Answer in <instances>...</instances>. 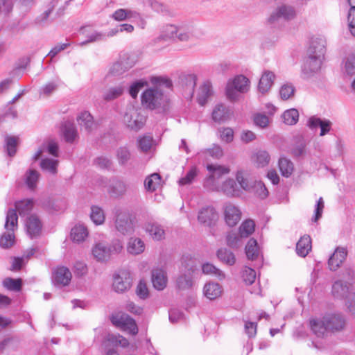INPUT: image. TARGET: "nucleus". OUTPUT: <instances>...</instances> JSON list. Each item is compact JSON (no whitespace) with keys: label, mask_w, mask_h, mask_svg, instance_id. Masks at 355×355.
Returning <instances> with one entry per match:
<instances>
[{"label":"nucleus","mask_w":355,"mask_h":355,"mask_svg":"<svg viewBox=\"0 0 355 355\" xmlns=\"http://www.w3.org/2000/svg\"><path fill=\"white\" fill-rule=\"evenodd\" d=\"M242 277L245 284L251 285L255 281L256 272L252 268L245 266L242 272Z\"/></svg>","instance_id":"58"},{"label":"nucleus","mask_w":355,"mask_h":355,"mask_svg":"<svg viewBox=\"0 0 355 355\" xmlns=\"http://www.w3.org/2000/svg\"><path fill=\"white\" fill-rule=\"evenodd\" d=\"M111 320L115 326L128 331L132 335H136L138 333V328L135 320L128 314L121 313L113 315Z\"/></svg>","instance_id":"11"},{"label":"nucleus","mask_w":355,"mask_h":355,"mask_svg":"<svg viewBox=\"0 0 355 355\" xmlns=\"http://www.w3.org/2000/svg\"><path fill=\"white\" fill-rule=\"evenodd\" d=\"M58 161L53 159L45 158L42 159L40 167L44 171H47L53 174L57 172Z\"/></svg>","instance_id":"57"},{"label":"nucleus","mask_w":355,"mask_h":355,"mask_svg":"<svg viewBox=\"0 0 355 355\" xmlns=\"http://www.w3.org/2000/svg\"><path fill=\"white\" fill-rule=\"evenodd\" d=\"M90 218L96 225L103 224L105 221L103 210L98 206H92L91 207Z\"/></svg>","instance_id":"51"},{"label":"nucleus","mask_w":355,"mask_h":355,"mask_svg":"<svg viewBox=\"0 0 355 355\" xmlns=\"http://www.w3.org/2000/svg\"><path fill=\"white\" fill-rule=\"evenodd\" d=\"M279 168L282 175L288 178L293 172L294 165L293 162L286 157H280L279 159Z\"/></svg>","instance_id":"44"},{"label":"nucleus","mask_w":355,"mask_h":355,"mask_svg":"<svg viewBox=\"0 0 355 355\" xmlns=\"http://www.w3.org/2000/svg\"><path fill=\"white\" fill-rule=\"evenodd\" d=\"M211 84L210 82L206 81L200 87L197 96L198 103L202 106L205 105L207 102L208 98L211 96Z\"/></svg>","instance_id":"32"},{"label":"nucleus","mask_w":355,"mask_h":355,"mask_svg":"<svg viewBox=\"0 0 355 355\" xmlns=\"http://www.w3.org/2000/svg\"><path fill=\"white\" fill-rule=\"evenodd\" d=\"M331 293L335 298H347L350 294L349 286L341 280L336 281L332 285Z\"/></svg>","instance_id":"27"},{"label":"nucleus","mask_w":355,"mask_h":355,"mask_svg":"<svg viewBox=\"0 0 355 355\" xmlns=\"http://www.w3.org/2000/svg\"><path fill=\"white\" fill-rule=\"evenodd\" d=\"M127 184L122 180H113L108 187V193L112 197L119 198L123 196L127 191Z\"/></svg>","instance_id":"26"},{"label":"nucleus","mask_w":355,"mask_h":355,"mask_svg":"<svg viewBox=\"0 0 355 355\" xmlns=\"http://www.w3.org/2000/svg\"><path fill=\"white\" fill-rule=\"evenodd\" d=\"M132 277L127 270H121L114 276L113 288L117 293H123L132 286Z\"/></svg>","instance_id":"13"},{"label":"nucleus","mask_w":355,"mask_h":355,"mask_svg":"<svg viewBox=\"0 0 355 355\" xmlns=\"http://www.w3.org/2000/svg\"><path fill=\"white\" fill-rule=\"evenodd\" d=\"M295 88L291 83L284 84L279 90V95L282 99L288 100L295 94Z\"/></svg>","instance_id":"56"},{"label":"nucleus","mask_w":355,"mask_h":355,"mask_svg":"<svg viewBox=\"0 0 355 355\" xmlns=\"http://www.w3.org/2000/svg\"><path fill=\"white\" fill-rule=\"evenodd\" d=\"M70 270L64 266L58 267L53 272V281L58 286H67L71 279Z\"/></svg>","instance_id":"23"},{"label":"nucleus","mask_w":355,"mask_h":355,"mask_svg":"<svg viewBox=\"0 0 355 355\" xmlns=\"http://www.w3.org/2000/svg\"><path fill=\"white\" fill-rule=\"evenodd\" d=\"M248 79L243 75L236 76L228 85L234 87L240 93H244L248 89Z\"/></svg>","instance_id":"39"},{"label":"nucleus","mask_w":355,"mask_h":355,"mask_svg":"<svg viewBox=\"0 0 355 355\" xmlns=\"http://www.w3.org/2000/svg\"><path fill=\"white\" fill-rule=\"evenodd\" d=\"M147 85H148L147 81H146L144 80H139L135 81L130 87V89H129L130 95L133 98H136L139 90Z\"/></svg>","instance_id":"61"},{"label":"nucleus","mask_w":355,"mask_h":355,"mask_svg":"<svg viewBox=\"0 0 355 355\" xmlns=\"http://www.w3.org/2000/svg\"><path fill=\"white\" fill-rule=\"evenodd\" d=\"M243 236L239 232L231 231L226 236L227 245L234 249H237L243 245Z\"/></svg>","instance_id":"35"},{"label":"nucleus","mask_w":355,"mask_h":355,"mask_svg":"<svg viewBox=\"0 0 355 355\" xmlns=\"http://www.w3.org/2000/svg\"><path fill=\"white\" fill-rule=\"evenodd\" d=\"M60 81L55 80L47 83L40 89V95L45 97L50 96L59 87Z\"/></svg>","instance_id":"53"},{"label":"nucleus","mask_w":355,"mask_h":355,"mask_svg":"<svg viewBox=\"0 0 355 355\" xmlns=\"http://www.w3.org/2000/svg\"><path fill=\"white\" fill-rule=\"evenodd\" d=\"M224 214L226 223L234 227L241 220V211L234 205L228 203L225 207Z\"/></svg>","instance_id":"19"},{"label":"nucleus","mask_w":355,"mask_h":355,"mask_svg":"<svg viewBox=\"0 0 355 355\" xmlns=\"http://www.w3.org/2000/svg\"><path fill=\"white\" fill-rule=\"evenodd\" d=\"M115 227L123 235L131 234L134 226L130 214L127 212L118 213L115 219Z\"/></svg>","instance_id":"14"},{"label":"nucleus","mask_w":355,"mask_h":355,"mask_svg":"<svg viewBox=\"0 0 355 355\" xmlns=\"http://www.w3.org/2000/svg\"><path fill=\"white\" fill-rule=\"evenodd\" d=\"M18 216L16 209H9L7 211L4 227L8 231L3 233L0 239V246L8 248L14 243V232L17 227Z\"/></svg>","instance_id":"6"},{"label":"nucleus","mask_w":355,"mask_h":355,"mask_svg":"<svg viewBox=\"0 0 355 355\" xmlns=\"http://www.w3.org/2000/svg\"><path fill=\"white\" fill-rule=\"evenodd\" d=\"M150 80L154 86L146 89L142 93L141 96V105L150 110H166L168 107V99L164 94L161 87L171 88L172 82L169 79L157 76L151 77Z\"/></svg>","instance_id":"1"},{"label":"nucleus","mask_w":355,"mask_h":355,"mask_svg":"<svg viewBox=\"0 0 355 355\" xmlns=\"http://www.w3.org/2000/svg\"><path fill=\"white\" fill-rule=\"evenodd\" d=\"M254 227L255 223L252 220H245L239 227V232L244 239L248 238L254 232Z\"/></svg>","instance_id":"49"},{"label":"nucleus","mask_w":355,"mask_h":355,"mask_svg":"<svg viewBox=\"0 0 355 355\" xmlns=\"http://www.w3.org/2000/svg\"><path fill=\"white\" fill-rule=\"evenodd\" d=\"M203 292L208 299L215 300L221 295L222 289L219 284L209 282L205 285Z\"/></svg>","instance_id":"33"},{"label":"nucleus","mask_w":355,"mask_h":355,"mask_svg":"<svg viewBox=\"0 0 355 355\" xmlns=\"http://www.w3.org/2000/svg\"><path fill=\"white\" fill-rule=\"evenodd\" d=\"M198 173L199 171L196 166L191 167L187 172L185 175L178 180L179 185L185 186L192 184L195 181L197 176L198 175Z\"/></svg>","instance_id":"43"},{"label":"nucleus","mask_w":355,"mask_h":355,"mask_svg":"<svg viewBox=\"0 0 355 355\" xmlns=\"http://www.w3.org/2000/svg\"><path fill=\"white\" fill-rule=\"evenodd\" d=\"M41 220L35 214L28 216L26 220V230L31 239L39 236L42 232Z\"/></svg>","instance_id":"18"},{"label":"nucleus","mask_w":355,"mask_h":355,"mask_svg":"<svg viewBox=\"0 0 355 355\" xmlns=\"http://www.w3.org/2000/svg\"><path fill=\"white\" fill-rule=\"evenodd\" d=\"M122 121L128 130L138 132L144 127L146 116L143 114L141 109L129 105L124 112Z\"/></svg>","instance_id":"5"},{"label":"nucleus","mask_w":355,"mask_h":355,"mask_svg":"<svg viewBox=\"0 0 355 355\" xmlns=\"http://www.w3.org/2000/svg\"><path fill=\"white\" fill-rule=\"evenodd\" d=\"M152 283L154 288L158 291H162L167 284V276L166 271L162 268H155L151 272Z\"/></svg>","instance_id":"24"},{"label":"nucleus","mask_w":355,"mask_h":355,"mask_svg":"<svg viewBox=\"0 0 355 355\" xmlns=\"http://www.w3.org/2000/svg\"><path fill=\"white\" fill-rule=\"evenodd\" d=\"M346 320L341 314H329L320 320H311L310 326L312 331L318 337L324 338L329 333L340 331L344 329Z\"/></svg>","instance_id":"3"},{"label":"nucleus","mask_w":355,"mask_h":355,"mask_svg":"<svg viewBox=\"0 0 355 355\" xmlns=\"http://www.w3.org/2000/svg\"><path fill=\"white\" fill-rule=\"evenodd\" d=\"M347 256V250L346 248L337 247L328 260L329 268L332 271L338 270L346 259Z\"/></svg>","instance_id":"17"},{"label":"nucleus","mask_w":355,"mask_h":355,"mask_svg":"<svg viewBox=\"0 0 355 355\" xmlns=\"http://www.w3.org/2000/svg\"><path fill=\"white\" fill-rule=\"evenodd\" d=\"M207 169L209 175L205 180L204 186L211 191L217 190L218 183L216 180L220 178L222 175L228 174L230 169L217 164H207Z\"/></svg>","instance_id":"8"},{"label":"nucleus","mask_w":355,"mask_h":355,"mask_svg":"<svg viewBox=\"0 0 355 355\" xmlns=\"http://www.w3.org/2000/svg\"><path fill=\"white\" fill-rule=\"evenodd\" d=\"M3 285L10 291L17 292L21 289L22 280L21 279L7 277L3 280Z\"/></svg>","instance_id":"54"},{"label":"nucleus","mask_w":355,"mask_h":355,"mask_svg":"<svg viewBox=\"0 0 355 355\" xmlns=\"http://www.w3.org/2000/svg\"><path fill=\"white\" fill-rule=\"evenodd\" d=\"M17 138L8 136L6 138V149L9 156L12 157L17 151Z\"/></svg>","instance_id":"60"},{"label":"nucleus","mask_w":355,"mask_h":355,"mask_svg":"<svg viewBox=\"0 0 355 355\" xmlns=\"http://www.w3.org/2000/svg\"><path fill=\"white\" fill-rule=\"evenodd\" d=\"M232 114L228 106L223 103L217 104L212 111V119L216 123H224L230 119Z\"/></svg>","instance_id":"22"},{"label":"nucleus","mask_w":355,"mask_h":355,"mask_svg":"<svg viewBox=\"0 0 355 355\" xmlns=\"http://www.w3.org/2000/svg\"><path fill=\"white\" fill-rule=\"evenodd\" d=\"M122 250V242L119 239H114L110 244L96 243L92 248V254L97 261L104 262L121 253Z\"/></svg>","instance_id":"4"},{"label":"nucleus","mask_w":355,"mask_h":355,"mask_svg":"<svg viewBox=\"0 0 355 355\" xmlns=\"http://www.w3.org/2000/svg\"><path fill=\"white\" fill-rule=\"evenodd\" d=\"M62 132L67 142L72 143L78 137L77 130L71 123H64L62 125Z\"/></svg>","instance_id":"41"},{"label":"nucleus","mask_w":355,"mask_h":355,"mask_svg":"<svg viewBox=\"0 0 355 355\" xmlns=\"http://www.w3.org/2000/svg\"><path fill=\"white\" fill-rule=\"evenodd\" d=\"M306 144L302 137H299L297 141L291 149L292 155L295 157H304L306 154Z\"/></svg>","instance_id":"48"},{"label":"nucleus","mask_w":355,"mask_h":355,"mask_svg":"<svg viewBox=\"0 0 355 355\" xmlns=\"http://www.w3.org/2000/svg\"><path fill=\"white\" fill-rule=\"evenodd\" d=\"M236 178L241 187L244 190L249 191L251 188H252V184L246 178H244L243 173L242 171H238Z\"/></svg>","instance_id":"64"},{"label":"nucleus","mask_w":355,"mask_h":355,"mask_svg":"<svg viewBox=\"0 0 355 355\" xmlns=\"http://www.w3.org/2000/svg\"><path fill=\"white\" fill-rule=\"evenodd\" d=\"M202 270L205 274L214 275L220 279L225 277L224 273L220 270L209 263L202 265Z\"/></svg>","instance_id":"55"},{"label":"nucleus","mask_w":355,"mask_h":355,"mask_svg":"<svg viewBox=\"0 0 355 355\" xmlns=\"http://www.w3.org/2000/svg\"><path fill=\"white\" fill-rule=\"evenodd\" d=\"M40 178V173L34 170L29 169L25 174V183L28 188L34 190L37 187V183Z\"/></svg>","instance_id":"45"},{"label":"nucleus","mask_w":355,"mask_h":355,"mask_svg":"<svg viewBox=\"0 0 355 355\" xmlns=\"http://www.w3.org/2000/svg\"><path fill=\"white\" fill-rule=\"evenodd\" d=\"M323 60L316 56L307 55V58L302 67V78L308 79L318 73L321 68Z\"/></svg>","instance_id":"10"},{"label":"nucleus","mask_w":355,"mask_h":355,"mask_svg":"<svg viewBox=\"0 0 355 355\" xmlns=\"http://www.w3.org/2000/svg\"><path fill=\"white\" fill-rule=\"evenodd\" d=\"M220 137L223 141L231 142L234 139V131L230 128H223L220 130Z\"/></svg>","instance_id":"63"},{"label":"nucleus","mask_w":355,"mask_h":355,"mask_svg":"<svg viewBox=\"0 0 355 355\" xmlns=\"http://www.w3.org/2000/svg\"><path fill=\"white\" fill-rule=\"evenodd\" d=\"M253 160L257 167H264L269 164L270 156L266 150H259L254 155Z\"/></svg>","instance_id":"46"},{"label":"nucleus","mask_w":355,"mask_h":355,"mask_svg":"<svg viewBox=\"0 0 355 355\" xmlns=\"http://www.w3.org/2000/svg\"><path fill=\"white\" fill-rule=\"evenodd\" d=\"M192 31L193 27L190 24H165L159 36L153 40V44L157 46V49L160 50L162 48H159L158 44L162 42H186L193 35Z\"/></svg>","instance_id":"2"},{"label":"nucleus","mask_w":355,"mask_h":355,"mask_svg":"<svg viewBox=\"0 0 355 355\" xmlns=\"http://www.w3.org/2000/svg\"><path fill=\"white\" fill-rule=\"evenodd\" d=\"M295 11L290 6L283 5L277 8L270 15L269 22H275L276 21H289L294 19Z\"/></svg>","instance_id":"15"},{"label":"nucleus","mask_w":355,"mask_h":355,"mask_svg":"<svg viewBox=\"0 0 355 355\" xmlns=\"http://www.w3.org/2000/svg\"><path fill=\"white\" fill-rule=\"evenodd\" d=\"M218 219V214L212 207L202 208L198 213V221L205 226L211 227Z\"/></svg>","instance_id":"21"},{"label":"nucleus","mask_w":355,"mask_h":355,"mask_svg":"<svg viewBox=\"0 0 355 355\" xmlns=\"http://www.w3.org/2000/svg\"><path fill=\"white\" fill-rule=\"evenodd\" d=\"M311 249V238L308 235L302 236L296 244V252L302 257H305Z\"/></svg>","instance_id":"31"},{"label":"nucleus","mask_w":355,"mask_h":355,"mask_svg":"<svg viewBox=\"0 0 355 355\" xmlns=\"http://www.w3.org/2000/svg\"><path fill=\"white\" fill-rule=\"evenodd\" d=\"M116 157L121 166H126L132 159V153L127 146H120L116 150Z\"/></svg>","instance_id":"28"},{"label":"nucleus","mask_w":355,"mask_h":355,"mask_svg":"<svg viewBox=\"0 0 355 355\" xmlns=\"http://www.w3.org/2000/svg\"><path fill=\"white\" fill-rule=\"evenodd\" d=\"M34 202L32 199L24 200L16 202L15 207L20 216H26L33 210Z\"/></svg>","instance_id":"42"},{"label":"nucleus","mask_w":355,"mask_h":355,"mask_svg":"<svg viewBox=\"0 0 355 355\" xmlns=\"http://www.w3.org/2000/svg\"><path fill=\"white\" fill-rule=\"evenodd\" d=\"M136 56L130 53H124L120 60L110 68V72L114 76H119L132 68L136 63Z\"/></svg>","instance_id":"9"},{"label":"nucleus","mask_w":355,"mask_h":355,"mask_svg":"<svg viewBox=\"0 0 355 355\" xmlns=\"http://www.w3.org/2000/svg\"><path fill=\"white\" fill-rule=\"evenodd\" d=\"M345 68L347 74H355V54L349 55L347 58Z\"/></svg>","instance_id":"62"},{"label":"nucleus","mask_w":355,"mask_h":355,"mask_svg":"<svg viewBox=\"0 0 355 355\" xmlns=\"http://www.w3.org/2000/svg\"><path fill=\"white\" fill-rule=\"evenodd\" d=\"M221 190L224 194L229 197H234L239 195L236 182L233 179H228L223 182Z\"/></svg>","instance_id":"36"},{"label":"nucleus","mask_w":355,"mask_h":355,"mask_svg":"<svg viewBox=\"0 0 355 355\" xmlns=\"http://www.w3.org/2000/svg\"><path fill=\"white\" fill-rule=\"evenodd\" d=\"M124 91V87L121 85L109 88L103 94L104 100L107 101H112L119 97Z\"/></svg>","instance_id":"52"},{"label":"nucleus","mask_w":355,"mask_h":355,"mask_svg":"<svg viewBox=\"0 0 355 355\" xmlns=\"http://www.w3.org/2000/svg\"><path fill=\"white\" fill-rule=\"evenodd\" d=\"M161 181V176L159 174L155 173L146 178L144 181V187L147 191L154 192Z\"/></svg>","instance_id":"38"},{"label":"nucleus","mask_w":355,"mask_h":355,"mask_svg":"<svg viewBox=\"0 0 355 355\" xmlns=\"http://www.w3.org/2000/svg\"><path fill=\"white\" fill-rule=\"evenodd\" d=\"M245 254L248 259L254 260L259 255L257 241L254 239H250L245 246Z\"/></svg>","instance_id":"47"},{"label":"nucleus","mask_w":355,"mask_h":355,"mask_svg":"<svg viewBox=\"0 0 355 355\" xmlns=\"http://www.w3.org/2000/svg\"><path fill=\"white\" fill-rule=\"evenodd\" d=\"M196 268L193 261L189 262L182 261V266L180 270V275L176 279V286L180 290H187L192 288L193 284V275Z\"/></svg>","instance_id":"7"},{"label":"nucleus","mask_w":355,"mask_h":355,"mask_svg":"<svg viewBox=\"0 0 355 355\" xmlns=\"http://www.w3.org/2000/svg\"><path fill=\"white\" fill-rule=\"evenodd\" d=\"M275 78V75L272 71L266 70L265 71L261 77L260 78L259 85H258V89L259 92L265 94L268 92L270 89L271 88L274 80Z\"/></svg>","instance_id":"25"},{"label":"nucleus","mask_w":355,"mask_h":355,"mask_svg":"<svg viewBox=\"0 0 355 355\" xmlns=\"http://www.w3.org/2000/svg\"><path fill=\"white\" fill-rule=\"evenodd\" d=\"M112 18L115 21H142L143 18L140 13L135 10L120 8L112 14Z\"/></svg>","instance_id":"20"},{"label":"nucleus","mask_w":355,"mask_h":355,"mask_svg":"<svg viewBox=\"0 0 355 355\" xmlns=\"http://www.w3.org/2000/svg\"><path fill=\"white\" fill-rule=\"evenodd\" d=\"M78 123L81 128L89 132L94 130L96 125L93 120V116L89 112L85 111L82 112L77 118Z\"/></svg>","instance_id":"30"},{"label":"nucleus","mask_w":355,"mask_h":355,"mask_svg":"<svg viewBox=\"0 0 355 355\" xmlns=\"http://www.w3.org/2000/svg\"><path fill=\"white\" fill-rule=\"evenodd\" d=\"M138 148L143 152H148L152 146L153 137L150 136H143L138 139Z\"/></svg>","instance_id":"59"},{"label":"nucleus","mask_w":355,"mask_h":355,"mask_svg":"<svg viewBox=\"0 0 355 355\" xmlns=\"http://www.w3.org/2000/svg\"><path fill=\"white\" fill-rule=\"evenodd\" d=\"M71 236L74 241L82 242L88 236L87 227L81 224L76 225L71 229Z\"/></svg>","instance_id":"37"},{"label":"nucleus","mask_w":355,"mask_h":355,"mask_svg":"<svg viewBox=\"0 0 355 355\" xmlns=\"http://www.w3.org/2000/svg\"><path fill=\"white\" fill-rule=\"evenodd\" d=\"M67 3L68 1L66 0H52V1L46 6L43 13L41 15V20H47L50 15L52 14L55 10H56V12L54 13L55 15H62Z\"/></svg>","instance_id":"16"},{"label":"nucleus","mask_w":355,"mask_h":355,"mask_svg":"<svg viewBox=\"0 0 355 355\" xmlns=\"http://www.w3.org/2000/svg\"><path fill=\"white\" fill-rule=\"evenodd\" d=\"M284 122L287 125H295L299 119V112L297 110L292 108L285 111L282 114Z\"/></svg>","instance_id":"50"},{"label":"nucleus","mask_w":355,"mask_h":355,"mask_svg":"<svg viewBox=\"0 0 355 355\" xmlns=\"http://www.w3.org/2000/svg\"><path fill=\"white\" fill-rule=\"evenodd\" d=\"M327 51V40L324 36H313L308 49L307 55L324 59Z\"/></svg>","instance_id":"12"},{"label":"nucleus","mask_w":355,"mask_h":355,"mask_svg":"<svg viewBox=\"0 0 355 355\" xmlns=\"http://www.w3.org/2000/svg\"><path fill=\"white\" fill-rule=\"evenodd\" d=\"M128 252L132 254H139L145 250L144 241L139 238H130L127 247Z\"/></svg>","instance_id":"34"},{"label":"nucleus","mask_w":355,"mask_h":355,"mask_svg":"<svg viewBox=\"0 0 355 355\" xmlns=\"http://www.w3.org/2000/svg\"><path fill=\"white\" fill-rule=\"evenodd\" d=\"M145 230L155 240L160 241L164 238V230L156 222L147 223L145 225Z\"/></svg>","instance_id":"29"},{"label":"nucleus","mask_w":355,"mask_h":355,"mask_svg":"<svg viewBox=\"0 0 355 355\" xmlns=\"http://www.w3.org/2000/svg\"><path fill=\"white\" fill-rule=\"evenodd\" d=\"M217 257L220 261L229 266H233L236 262L234 254L227 248H220L217 251Z\"/></svg>","instance_id":"40"}]
</instances>
